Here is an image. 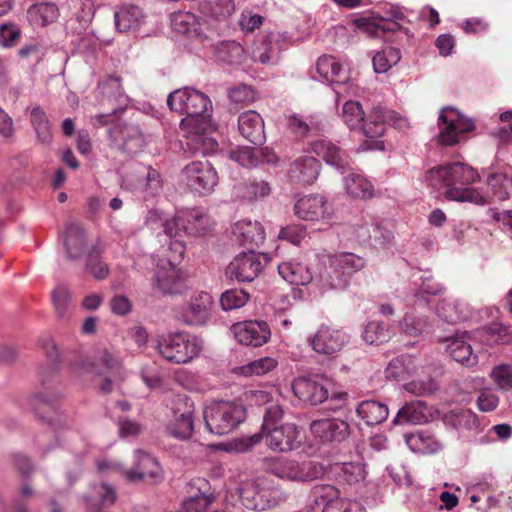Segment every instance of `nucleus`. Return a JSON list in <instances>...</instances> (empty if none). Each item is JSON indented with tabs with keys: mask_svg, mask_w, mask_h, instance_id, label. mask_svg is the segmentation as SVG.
<instances>
[{
	"mask_svg": "<svg viewBox=\"0 0 512 512\" xmlns=\"http://www.w3.org/2000/svg\"><path fill=\"white\" fill-rule=\"evenodd\" d=\"M320 171V161L315 157L305 155L292 162L288 176L292 182L310 185L318 179Z\"/></svg>",
	"mask_w": 512,
	"mask_h": 512,
	"instance_id": "nucleus-34",
	"label": "nucleus"
},
{
	"mask_svg": "<svg viewBox=\"0 0 512 512\" xmlns=\"http://www.w3.org/2000/svg\"><path fill=\"white\" fill-rule=\"evenodd\" d=\"M228 156L244 169L250 170L256 166L255 148L252 146H237L228 152Z\"/></svg>",
	"mask_w": 512,
	"mask_h": 512,
	"instance_id": "nucleus-56",
	"label": "nucleus"
},
{
	"mask_svg": "<svg viewBox=\"0 0 512 512\" xmlns=\"http://www.w3.org/2000/svg\"><path fill=\"white\" fill-rule=\"evenodd\" d=\"M92 491L95 497L98 499V503H91V508L99 507H110L112 506L117 498L115 489L107 483H98L92 486Z\"/></svg>",
	"mask_w": 512,
	"mask_h": 512,
	"instance_id": "nucleus-59",
	"label": "nucleus"
},
{
	"mask_svg": "<svg viewBox=\"0 0 512 512\" xmlns=\"http://www.w3.org/2000/svg\"><path fill=\"white\" fill-rule=\"evenodd\" d=\"M416 359L411 355H401L392 359L386 369L387 379L400 381L411 376L416 371Z\"/></svg>",
	"mask_w": 512,
	"mask_h": 512,
	"instance_id": "nucleus-44",
	"label": "nucleus"
},
{
	"mask_svg": "<svg viewBox=\"0 0 512 512\" xmlns=\"http://www.w3.org/2000/svg\"><path fill=\"white\" fill-rule=\"evenodd\" d=\"M404 19V14L398 6L390 5L382 12L378 10L366 11L355 15L352 24L366 32L371 37H381L385 32H396L401 29L398 20Z\"/></svg>",
	"mask_w": 512,
	"mask_h": 512,
	"instance_id": "nucleus-12",
	"label": "nucleus"
},
{
	"mask_svg": "<svg viewBox=\"0 0 512 512\" xmlns=\"http://www.w3.org/2000/svg\"><path fill=\"white\" fill-rule=\"evenodd\" d=\"M316 71L323 81L330 84H346L350 80L348 67L331 55H323L318 58Z\"/></svg>",
	"mask_w": 512,
	"mask_h": 512,
	"instance_id": "nucleus-36",
	"label": "nucleus"
},
{
	"mask_svg": "<svg viewBox=\"0 0 512 512\" xmlns=\"http://www.w3.org/2000/svg\"><path fill=\"white\" fill-rule=\"evenodd\" d=\"M158 270L154 276V287L162 294H181L183 284L176 266L168 267L164 264H157Z\"/></svg>",
	"mask_w": 512,
	"mask_h": 512,
	"instance_id": "nucleus-39",
	"label": "nucleus"
},
{
	"mask_svg": "<svg viewBox=\"0 0 512 512\" xmlns=\"http://www.w3.org/2000/svg\"><path fill=\"white\" fill-rule=\"evenodd\" d=\"M238 129L243 138L255 144L256 139V111L248 110L240 114L238 118Z\"/></svg>",
	"mask_w": 512,
	"mask_h": 512,
	"instance_id": "nucleus-60",
	"label": "nucleus"
},
{
	"mask_svg": "<svg viewBox=\"0 0 512 512\" xmlns=\"http://www.w3.org/2000/svg\"><path fill=\"white\" fill-rule=\"evenodd\" d=\"M225 275L230 280L252 282L256 279V253L252 247L239 253L225 269Z\"/></svg>",
	"mask_w": 512,
	"mask_h": 512,
	"instance_id": "nucleus-30",
	"label": "nucleus"
},
{
	"mask_svg": "<svg viewBox=\"0 0 512 512\" xmlns=\"http://www.w3.org/2000/svg\"><path fill=\"white\" fill-rule=\"evenodd\" d=\"M194 402L186 396H178L167 425L168 433L180 440L189 439L194 432Z\"/></svg>",
	"mask_w": 512,
	"mask_h": 512,
	"instance_id": "nucleus-17",
	"label": "nucleus"
},
{
	"mask_svg": "<svg viewBox=\"0 0 512 512\" xmlns=\"http://www.w3.org/2000/svg\"><path fill=\"white\" fill-rule=\"evenodd\" d=\"M407 301L413 304L414 308L411 311L405 312L400 323L401 330L405 334L414 337L428 333L432 328V324L429 317L419 311L429 305L428 299L420 294H413L412 298Z\"/></svg>",
	"mask_w": 512,
	"mask_h": 512,
	"instance_id": "nucleus-22",
	"label": "nucleus"
},
{
	"mask_svg": "<svg viewBox=\"0 0 512 512\" xmlns=\"http://www.w3.org/2000/svg\"><path fill=\"white\" fill-rule=\"evenodd\" d=\"M49 362L48 375L44 371L39 373L41 388L30 399V405L36 416L47 422L55 428L60 427V415L58 413L57 401L62 396L61 391L55 387L50 376L56 370V364L59 359V351L55 341L50 337H45L40 342Z\"/></svg>",
	"mask_w": 512,
	"mask_h": 512,
	"instance_id": "nucleus-3",
	"label": "nucleus"
},
{
	"mask_svg": "<svg viewBox=\"0 0 512 512\" xmlns=\"http://www.w3.org/2000/svg\"><path fill=\"white\" fill-rule=\"evenodd\" d=\"M438 128V143L443 146H451L457 144L466 133L472 131L475 128V123L456 108L447 106L440 110Z\"/></svg>",
	"mask_w": 512,
	"mask_h": 512,
	"instance_id": "nucleus-13",
	"label": "nucleus"
},
{
	"mask_svg": "<svg viewBox=\"0 0 512 512\" xmlns=\"http://www.w3.org/2000/svg\"><path fill=\"white\" fill-rule=\"evenodd\" d=\"M146 19L143 10L136 5H122L114 12V22L119 32L140 28Z\"/></svg>",
	"mask_w": 512,
	"mask_h": 512,
	"instance_id": "nucleus-38",
	"label": "nucleus"
},
{
	"mask_svg": "<svg viewBox=\"0 0 512 512\" xmlns=\"http://www.w3.org/2000/svg\"><path fill=\"white\" fill-rule=\"evenodd\" d=\"M278 390L275 386L270 390L258 389V406H263V422L258 432V442L274 451L288 452L297 449L303 442L302 431L294 424L281 423L283 410L273 401Z\"/></svg>",
	"mask_w": 512,
	"mask_h": 512,
	"instance_id": "nucleus-2",
	"label": "nucleus"
},
{
	"mask_svg": "<svg viewBox=\"0 0 512 512\" xmlns=\"http://www.w3.org/2000/svg\"><path fill=\"white\" fill-rule=\"evenodd\" d=\"M405 443L412 452L421 454H433L442 447L433 435L423 431L406 435Z\"/></svg>",
	"mask_w": 512,
	"mask_h": 512,
	"instance_id": "nucleus-45",
	"label": "nucleus"
},
{
	"mask_svg": "<svg viewBox=\"0 0 512 512\" xmlns=\"http://www.w3.org/2000/svg\"><path fill=\"white\" fill-rule=\"evenodd\" d=\"M487 184L492 190L493 197L499 201L506 200L512 195V178L505 174H490L487 179Z\"/></svg>",
	"mask_w": 512,
	"mask_h": 512,
	"instance_id": "nucleus-52",
	"label": "nucleus"
},
{
	"mask_svg": "<svg viewBox=\"0 0 512 512\" xmlns=\"http://www.w3.org/2000/svg\"><path fill=\"white\" fill-rule=\"evenodd\" d=\"M66 6V28L75 34H81L94 17L95 7L92 0H68Z\"/></svg>",
	"mask_w": 512,
	"mask_h": 512,
	"instance_id": "nucleus-27",
	"label": "nucleus"
},
{
	"mask_svg": "<svg viewBox=\"0 0 512 512\" xmlns=\"http://www.w3.org/2000/svg\"><path fill=\"white\" fill-rule=\"evenodd\" d=\"M263 469L290 481L307 482L324 475V467L315 461L298 462L284 457L263 460Z\"/></svg>",
	"mask_w": 512,
	"mask_h": 512,
	"instance_id": "nucleus-10",
	"label": "nucleus"
},
{
	"mask_svg": "<svg viewBox=\"0 0 512 512\" xmlns=\"http://www.w3.org/2000/svg\"><path fill=\"white\" fill-rule=\"evenodd\" d=\"M332 381L324 374L300 376L293 380L292 391L302 402L310 405H318L329 401V409L338 410L346 401V392H332Z\"/></svg>",
	"mask_w": 512,
	"mask_h": 512,
	"instance_id": "nucleus-4",
	"label": "nucleus"
},
{
	"mask_svg": "<svg viewBox=\"0 0 512 512\" xmlns=\"http://www.w3.org/2000/svg\"><path fill=\"white\" fill-rule=\"evenodd\" d=\"M31 124L37 138L42 143H49L51 141L52 134L50 131L49 120L45 111L40 106H36L31 110Z\"/></svg>",
	"mask_w": 512,
	"mask_h": 512,
	"instance_id": "nucleus-53",
	"label": "nucleus"
},
{
	"mask_svg": "<svg viewBox=\"0 0 512 512\" xmlns=\"http://www.w3.org/2000/svg\"><path fill=\"white\" fill-rule=\"evenodd\" d=\"M365 260L350 252H343L329 257V265L319 272V285L324 290L344 289L349 277L363 269Z\"/></svg>",
	"mask_w": 512,
	"mask_h": 512,
	"instance_id": "nucleus-9",
	"label": "nucleus"
},
{
	"mask_svg": "<svg viewBox=\"0 0 512 512\" xmlns=\"http://www.w3.org/2000/svg\"><path fill=\"white\" fill-rule=\"evenodd\" d=\"M249 300V294L243 289H231L222 293L220 305L224 311L238 309Z\"/></svg>",
	"mask_w": 512,
	"mask_h": 512,
	"instance_id": "nucleus-58",
	"label": "nucleus"
},
{
	"mask_svg": "<svg viewBox=\"0 0 512 512\" xmlns=\"http://www.w3.org/2000/svg\"><path fill=\"white\" fill-rule=\"evenodd\" d=\"M311 149L339 173L343 174L349 171L350 167L347 153L329 139L321 138L311 142Z\"/></svg>",
	"mask_w": 512,
	"mask_h": 512,
	"instance_id": "nucleus-31",
	"label": "nucleus"
},
{
	"mask_svg": "<svg viewBox=\"0 0 512 512\" xmlns=\"http://www.w3.org/2000/svg\"><path fill=\"white\" fill-rule=\"evenodd\" d=\"M126 477L133 482L144 478L158 481L161 479L162 473L158 461L153 456L141 449H137L135 451L134 467L126 472Z\"/></svg>",
	"mask_w": 512,
	"mask_h": 512,
	"instance_id": "nucleus-35",
	"label": "nucleus"
},
{
	"mask_svg": "<svg viewBox=\"0 0 512 512\" xmlns=\"http://www.w3.org/2000/svg\"><path fill=\"white\" fill-rule=\"evenodd\" d=\"M365 113L360 102L349 100L342 106L341 118L351 131L358 132Z\"/></svg>",
	"mask_w": 512,
	"mask_h": 512,
	"instance_id": "nucleus-51",
	"label": "nucleus"
},
{
	"mask_svg": "<svg viewBox=\"0 0 512 512\" xmlns=\"http://www.w3.org/2000/svg\"><path fill=\"white\" fill-rule=\"evenodd\" d=\"M86 259V268L91 272L92 276L97 280H103L109 275L108 265L102 261L100 251L96 248L89 253Z\"/></svg>",
	"mask_w": 512,
	"mask_h": 512,
	"instance_id": "nucleus-61",
	"label": "nucleus"
},
{
	"mask_svg": "<svg viewBox=\"0 0 512 512\" xmlns=\"http://www.w3.org/2000/svg\"><path fill=\"white\" fill-rule=\"evenodd\" d=\"M255 230L256 226L251 220L237 221L232 227V240L242 246L249 244L253 248Z\"/></svg>",
	"mask_w": 512,
	"mask_h": 512,
	"instance_id": "nucleus-54",
	"label": "nucleus"
},
{
	"mask_svg": "<svg viewBox=\"0 0 512 512\" xmlns=\"http://www.w3.org/2000/svg\"><path fill=\"white\" fill-rule=\"evenodd\" d=\"M432 417L427 404L421 400H415L402 406L393 419L394 425L424 424Z\"/></svg>",
	"mask_w": 512,
	"mask_h": 512,
	"instance_id": "nucleus-37",
	"label": "nucleus"
},
{
	"mask_svg": "<svg viewBox=\"0 0 512 512\" xmlns=\"http://www.w3.org/2000/svg\"><path fill=\"white\" fill-rule=\"evenodd\" d=\"M145 223L151 230L157 231L156 235L158 239L164 235L169 237L171 235H180V232L175 230L177 226L176 214L168 218L160 210H150Z\"/></svg>",
	"mask_w": 512,
	"mask_h": 512,
	"instance_id": "nucleus-43",
	"label": "nucleus"
},
{
	"mask_svg": "<svg viewBox=\"0 0 512 512\" xmlns=\"http://www.w3.org/2000/svg\"><path fill=\"white\" fill-rule=\"evenodd\" d=\"M311 433L322 442L340 443L350 435L349 424L339 418L317 419L310 424Z\"/></svg>",
	"mask_w": 512,
	"mask_h": 512,
	"instance_id": "nucleus-25",
	"label": "nucleus"
},
{
	"mask_svg": "<svg viewBox=\"0 0 512 512\" xmlns=\"http://www.w3.org/2000/svg\"><path fill=\"white\" fill-rule=\"evenodd\" d=\"M350 341V336L343 330L334 326L321 325L310 339L312 349L317 354L335 356Z\"/></svg>",
	"mask_w": 512,
	"mask_h": 512,
	"instance_id": "nucleus-18",
	"label": "nucleus"
},
{
	"mask_svg": "<svg viewBox=\"0 0 512 512\" xmlns=\"http://www.w3.org/2000/svg\"><path fill=\"white\" fill-rule=\"evenodd\" d=\"M195 131L191 132L187 142V150L193 155L207 156L215 153L218 149L217 140L208 131L214 129V125L206 126L203 123L194 125Z\"/></svg>",
	"mask_w": 512,
	"mask_h": 512,
	"instance_id": "nucleus-33",
	"label": "nucleus"
},
{
	"mask_svg": "<svg viewBox=\"0 0 512 512\" xmlns=\"http://www.w3.org/2000/svg\"><path fill=\"white\" fill-rule=\"evenodd\" d=\"M467 332L457 333L455 336L447 337L443 341L445 349L456 362L465 367H473L478 363V356L473 353L472 346L468 341Z\"/></svg>",
	"mask_w": 512,
	"mask_h": 512,
	"instance_id": "nucleus-32",
	"label": "nucleus"
},
{
	"mask_svg": "<svg viewBox=\"0 0 512 512\" xmlns=\"http://www.w3.org/2000/svg\"><path fill=\"white\" fill-rule=\"evenodd\" d=\"M356 414L366 425L373 426L387 419L389 408L385 403L375 400H366L358 404Z\"/></svg>",
	"mask_w": 512,
	"mask_h": 512,
	"instance_id": "nucleus-42",
	"label": "nucleus"
},
{
	"mask_svg": "<svg viewBox=\"0 0 512 512\" xmlns=\"http://www.w3.org/2000/svg\"><path fill=\"white\" fill-rule=\"evenodd\" d=\"M110 147L123 154L135 155L145 147V138L137 124L122 123L108 130Z\"/></svg>",
	"mask_w": 512,
	"mask_h": 512,
	"instance_id": "nucleus-16",
	"label": "nucleus"
},
{
	"mask_svg": "<svg viewBox=\"0 0 512 512\" xmlns=\"http://www.w3.org/2000/svg\"><path fill=\"white\" fill-rule=\"evenodd\" d=\"M182 179L191 192L201 196L210 195L219 182L218 173L208 160H195L185 165Z\"/></svg>",
	"mask_w": 512,
	"mask_h": 512,
	"instance_id": "nucleus-14",
	"label": "nucleus"
},
{
	"mask_svg": "<svg viewBox=\"0 0 512 512\" xmlns=\"http://www.w3.org/2000/svg\"><path fill=\"white\" fill-rule=\"evenodd\" d=\"M177 226L180 235L202 236L212 227V220L200 208L182 209L176 212Z\"/></svg>",
	"mask_w": 512,
	"mask_h": 512,
	"instance_id": "nucleus-23",
	"label": "nucleus"
},
{
	"mask_svg": "<svg viewBox=\"0 0 512 512\" xmlns=\"http://www.w3.org/2000/svg\"><path fill=\"white\" fill-rule=\"evenodd\" d=\"M435 314L442 322L454 325L469 320L473 315V309L465 300L447 296L438 300Z\"/></svg>",
	"mask_w": 512,
	"mask_h": 512,
	"instance_id": "nucleus-24",
	"label": "nucleus"
},
{
	"mask_svg": "<svg viewBox=\"0 0 512 512\" xmlns=\"http://www.w3.org/2000/svg\"><path fill=\"white\" fill-rule=\"evenodd\" d=\"M299 39L297 38V40ZM259 41L258 61L264 65H276L280 60L281 52L296 39H293L286 32L263 30Z\"/></svg>",
	"mask_w": 512,
	"mask_h": 512,
	"instance_id": "nucleus-20",
	"label": "nucleus"
},
{
	"mask_svg": "<svg viewBox=\"0 0 512 512\" xmlns=\"http://www.w3.org/2000/svg\"><path fill=\"white\" fill-rule=\"evenodd\" d=\"M154 347L166 361L174 364H187L198 357L203 343L196 335L176 331L158 335Z\"/></svg>",
	"mask_w": 512,
	"mask_h": 512,
	"instance_id": "nucleus-6",
	"label": "nucleus"
},
{
	"mask_svg": "<svg viewBox=\"0 0 512 512\" xmlns=\"http://www.w3.org/2000/svg\"><path fill=\"white\" fill-rule=\"evenodd\" d=\"M388 124L403 128L407 121L399 113L381 105L373 106L366 112L358 133L367 139L360 145L359 149L362 151L384 150L385 146L381 137L384 135Z\"/></svg>",
	"mask_w": 512,
	"mask_h": 512,
	"instance_id": "nucleus-5",
	"label": "nucleus"
},
{
	"mask_svg": "<svg viewBox=\"0 0 512 512\" xmlns=\"http://www.w3.org/2000/svg\"><path fill=\"white\" fill-rule=\"evenodd\" d=\"M202 14L217 21L227 20L235 11L233 0H203L199 4Z\"/></svg>",
	"mask_w": 512,
	"mask_h": 512,
	"instance_id": "nucleus-47",
	"label": "nucleus"
},
{
	"mask_svg": "<svg viewBox=\"0 0 512 512\" xmlns=\"http://www.w3.org/2000/svg\"><path fill=\"white\" fill-rule=\"evenodd\" d=\"M393 334V328L389 323L382 320H371L364 327L362 338L368 344L379 345L389 341Z\"/></svg>",
	"mask_w": 512,
	"mask_h": 512,
	"instance_id": "nucleus-46",
	"label": "nucleus"
},
{
	"mask_svg": "<svg viewBox=\"0 0 512 512\" xmlns=\"http://www.w3.org/2000/svg\"><path fill=\"white\" fill-rule=\"evenodd\" d=\"M336 496V488L332 485L314 486L306 500V512H331L329 502Z\"/></svg>",
	"mask_w": 512,
	"mask_h": 512,
	"instance_id": "nucleus-41",
	"label": "nucleus"
},
{
	"mask_svg": "<svg viewBox=\"0 0 512 512\" xmlns=\"http://www.w3.org/2000/svg\"><path fill=\"white\" fill-rule=\"evenodd\" d=\"M213 307L212 296L207 292L198 291L179 309L177 317L186 326L203 327L211 320Z\"/></svg>",
	"mask_w": 512,
	"mask_h": 512,
	"instance_id": "nucleus-15",
	"label": "nucleus"
},
{
	"mask_svg": "<svg viewBox=\"0 0 512 512\" xmlns=\"http://www.w3.org/2000/svg\"><path fill=\"white\" fill-rule=\"evenodd\" d=\"M279 275L292 285H307L312 281L319 284V273L301 259H293L277 265Z\"/></svg>",
	"mask_w": 512,
	"mask_h": 512,
	"instance_id": "nucleus-29",
	"label": "nucleus"
},
{
	"mask_svg": "<svg viewBox=\"0 0 512 512\" xmlns=\"http://www.w3.org/2000/svg\"><path fill=\"white\" fill-rule=\"evenodd\" d=\"M58 14V7L48 2L32 5L27 12L29 21L39 26H46L54 22Z\"/></svg>",
	"mask_w": 512,
	"mask_h": 512,
	"instance_id": "nucleus-48",
	"label": "nucleus"
},
{
	"mask_svg": "<svg viewBox=\"0 0 512 512\" xmlns=\"http://www.w3.org/2000/svg\"><path fill=\"white\" fill-rule=\"evenodd\" d=\"M479 180L477 170L460 161L435 166L425 174L428 185L441 191L447 200L484 205L485 197L471 186Z\"/></svg>",
	"mask_w": 512,
	"mask_h": 512,
	"instance_id": "nucleus-1",
	"label": "nucleus"
},
{
	"mask_svg": "<svg viewBox=\"0 0 512 512\" xmlns=\"http://www.w3.org/2000/svg\"><path fill=\"white\" fill-rule=\"evenodd\" d=\"M206 429L215 435H226L246 418V409L240 402L213 401L203 410Z\"/></svg>",
	"mask_w": 512,
	"mask_h": 512,
	"instance_id": "nucleus-8",
	"label": "nucleus"
},
{
	"mask_svg": "<svg viewBox=\"0 0 512 512\" xmlns=\"http://www.w3.org/2000/svg\"><path fill=\"white\" fill-rule=\"evenodd\" d=\"M163 179L158 170L152 166H141L135 173L122 175L121 189L128 191L143 202H149L158 197L163 190Z\"/></svg>",
	"mask_w": 512,
	"mask_h": 512,
	"instance_id": "nucleus-11",
	"label": "nucleus"
},
{
	"mask_svg": "<svg viewBox=\"0 0 512 512\" xmlns=\"http://www.w3.org/2000/svg\"><path fill=\"white\" fill-rule=\"evenodd\" d=\"M347 193L356 198H368L373 195L372 183L361 173L351 172L345 178Z\"/></svg>",
	"mask_w": 512,
	"mask_h": 512,
	"instance_id": "nucleus-49",
	"label": "nucleus"
},
{
	"mask_svg": "<svg viewBox=\"0 0 512 512\" xmlns=\"http://www.w3.org/2000/svg\"><path fill=\"white\" fill-rule=\"evenodd\" d=\"M394 239L393 231L385 223H377L372 228L371 239L369 243L374 246L388 247Z\"/></svg>",
	"mask_w": 512,
	"mask_h": 512,
	"instance_id": "nucleus-63",
	"label": "nucleus"
},
{
	"mask_svg": "<svg viewBox=\"0 0 512 512\" xmlns=\"http://www.w3.org/2000/svg\"><path fill=\"white\" fill-rule=\"evenodd\" d=\"M294 214L305 221H318L329 219L332 211L323 196L310 194L297 199Z\"/></svg>",
	"mask_w": 512,
	"mask_h": 512,
	"instance_id": "nucleus-26",
	"label": "nucleus"
},
{
	"mask_svg": "<svg viewBox=\"0 0 512 512\" xmlns=\"http://www.w3.org/2000/svg\"><path fill=\"white\" fill-rule=\"evenodd\" d=\"M401 59V51L396 47H385L375 53L372 58L375 73H386L395 66Z\"/></svg>",
	"mask_w": 512,
	"mask_h": 512,
	"instance_id": "nucleus-50",
	"label": "nucleus"
},
{
	"mask_svg": "<svg viewBox=\"0 0 512 512\" xmlns=\"http://www.w3.org/2000/svg\"><path fill=\"white\" fill-rule=\"evenodd\" d=\"M167 105L173 111L185 115L193 125L203 123L211 126L212 102L203 92L192 87H184L171 92Z\"/></svg>",
	"mask_w": 512,
	"mask_h": 512,
	"instance_id": "nucleus-7",
	"label": "nucleus"
},
{
	"mask_svg": "<svg viewBox=\"0 0 512 512\" xmlns=\"http://www.w3.org/2000/svg\"><path fill=\"white\" fill-rule=\"evenodd\" d=\"M65 250L66 258L76 261L86 258L97 247L89 244L86 232L79 223H69L66 225L64 232L59 236Z\"/></svg>",
	"mask_w": 512,
	"mask_h": 512,
	"instance_id": "nucleus-21",
	"label": "nucleus"
},
{
	"mask_svg": "<svg viewBox=\"0 0 512 512\" xmlns=\"http://www.w3.org/2000/svg\"><path fill=\"white\" fill-rule=\"evenodd\" d=\"M120 369V360L106 349L98 351L94 358H84L74 364L75 372L80 375H102L108 371L118 372Z\"/></svg>",
	"mask_w": 512,
	"mask_h": 512,
	"instance_id": "nucleus-28",
	"label": "nucleus"
},
{
	"mask_svg": "<svg viewBox=\"0 0 512 512\" xmlns=\"http://www.w3.org/2000/svg\"><path fill=\"white\" fill-rule=\"evenodd\" d=\"M490 377L498 390L507 392L512 390V365L499 364L492 368Z\"/></svg>",
	"mask_w": 512,
	"mask_h": 512,
	"instance_id": "nucleus-57",
	"label": "nucleus"
},
{
	"mask_svg": "<svg viewBox=\"0 0 512 512\" xmlns=\"http://www.w3.org/2000/svg\"><path fill=\"white\" fill-rule=\"evenodd\" d=\"M103 101L111 104L109 113H100L95 117V121L100 125H107L113 122V118L119 112H122L128 104V96L124 93L118 77L109 76L99 85Z\"/></svg>",
	"mask_w": 512,
	"mask_h": 512,
	"instance_id": "nucleus-19",
	"label": "nucleus"
},
{
	"mask_svg": "<svg viewBox=\"0 0 512 512\" xmlns=\"http://www.w3.org/2000/svg\"><path fill=\"white\" fill-rule=\"evenodd\" d=\"M404 389L416 396H428L438 389L437 382L432 379H416L404 385Z\"/></svg>",
	"mask_w": 512,
	"mask_h": 512,
	"instance_id": "nucleus-62",
	"label": "nucleus"
},
{
	"mask_svg": "<svg viewBox=\"0 0 512 512\" xmlns=\"http://www.w3.org/2000/svg\"><path fill=\"white\" fill-rule=\"evenodd\" d=\"M213 499L212 495L199 492L195 496L187 498L182 507L184 512H205Z\"/></svg>",
	"mask_w": 512,
	"mask_h": 512,
	"instance_id": "nucleus-64",
	"label": "nucleus"
},
{
	"mask_svg": "<svg viewBox=\"0 0 512 512\" xmlns=\"http://www.w3.org/2000/svg\"><path fill=\"white\" fill-rule=\"evenodd\" d=\"M235 339L242 345L256 346V321L245 320L232 325Z\"/></svg>",
	"mask_w": 512,
	"mask_h": 512,
	"instance_id": "nucleus-55",
	"label": "nucleus"
},
{
	"mask_svg": "<svg viewBox=\"0 0 512 512\" xmlns=\"http://www.w3.org/2000/svg\"><path fill=\"white\" fill-rule=\"evenodd\" d=\"M182 235L162 236L158 239L161 244L158 255L164 257L161 260L168 267L177 266L183 259L185 253V243L181 240Z\"/></svg>",
	"mask_w": 512,
	"mask_h": 512,
	"instance_id": "nucleus-40",
	"label": "nucleus"
}]
</instances>
